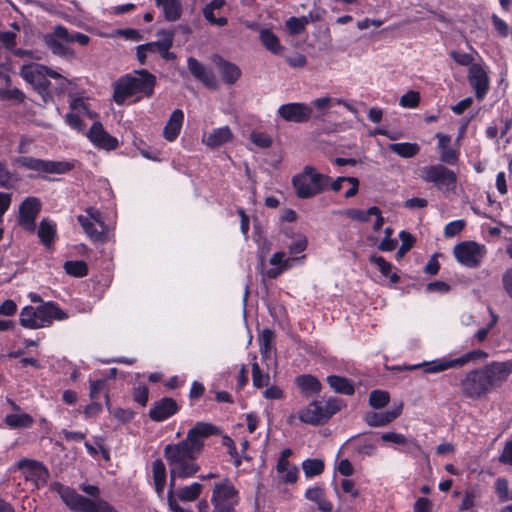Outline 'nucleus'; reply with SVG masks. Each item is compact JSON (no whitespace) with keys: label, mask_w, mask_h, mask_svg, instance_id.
I'll return each mask as SVG.
<instances>
[{"label":"nucleus","mask_w":512,"mask_h":512,"mask_svg":"<svg viewBox=\"0 0 512 512\" xmlns=\"http://www.w3.org/2000/svg\"><path fill=\"white\" fill-rule=\"evenodd\" d=\"M80 489L96 499L85 497L77 493L74 488L60 483H56L54 486V490L57 491L61 500L73 512H119L108 501L99 498L100 489L98 486L82 484Z\"/></svg>","instance_id":"3"},{"label":"nucleus","mask_w":512,"mask_h":512,"mask_svg":"<svg viewBox=\"0 0 512 512\" xmlns=\"http://www.w3.org/2000/svg\"><path fill=\"white\" fill-rule=\"evenodd\" d=\"M341 408L342 401L334 397L327 399L324 405L313 400L299 410L298 418L302 423L318 426L327 423Z\"/></svg>","instance_id":"6"},{"label":"nucleus","mask_w":512,"mask_h":512,"mask_svg":"<svg viewBox=\"0 0 512 512\" xmlns=\"http://www.w3.org/2000/svg\"><path fill=\"white\" fill-rule=\"evenodd\" d=\"M161 38L156 42H150L137 47V58L141 64L145 63L147 57V48L158 47V51L169 50L173 45L174 33L169 30H161L158 32Z\"/></svg>","instance_id":"21"},{"label":"nucleus","mask_w":512,"mask_h":512,"mask_svg":"<svg viewBox=\"0 0 512 512\" xmlns=\"http://www.w3.org/2000/svg\"><path fill=\"white\" fill-rule=\"evenodd\" d=\"M37 321L36 308L28 305L21 310L19 322L22 327L27 329H38L39 324H37Z\"/></svg>","instance_id":"41"},{"label":"nucleus","mask_w":512,"mask_h":512,"mask_svg":"<svg viewBox=\"0 0 512 512\" xmlns=\"http://www.w3.org/2000/svg\"><path fill=\"white\" fill-rule=\"evenodd\" d=\"M187 65L190 73L203 85L210 89H216L218 81L214 73L194 57H189Z\"/></svg>","instance_id":"20"},{"label":"nucleus","mask_w":512,"mask_h":512,"mask_svg":"<svg viewBox=\"0 0 512 512\" xmlns=\"http://www.w3.org/2000/svg\"><path fill=\"white\" fill-rule=\"evenodd\" d=\"M295 384L305 396L317 395L322 390L319 379L312 374H301L295 378Z\"/></svg>","instance_id":"25"},{"label":"nucleus","mask_w":512,"mask_h":512,"mask_svg":"<svg viewBox=\"0 0 512 512\" xmlns=\"http://www.w3.org/2000/svg\"><path fill=\"white\" fill-rule=\"evenodd\" d=\"M330 177L306 165L302 172L292 178L295 193L300 199H309L323 193L329 188Z\"/></svg>","instance_id":"4"},{"label":"nucleus","mask_w":512,"mask_h":512,"mask_svg":"<svg viewBox=\"0 0 512 512\" xmlns=\"http://www.w3.org/2000/svg\"><path fill=\"white\" fill-rule=\"evenodd\" d=\"M369 262L376 264L379 268L380 273L384 277H389L392 284H397L400 281V276L396 272H392L393 265L386 261L384 257L379 255H372L369 257Z\"/></svg>","instance_id":"35"},{"label":"nucleus","mask_w":512,"mask_h":512,"mask_svg":"<svg viewBox=\"0 0 512 512\" xmlns=\"http://www.w3.org/2000/svg\"><path fill=\"white\" fill-rule=\"evenodd\" d=\"M466 226V222L462 219L454 220L446 224L444 235L446 238H452L458 235Z\"/></svg>","instance_id":"53"},{"label":"nucleus","mask_w":512,"mask_h":512,"mask_svg":"<svg viewBox=\"0 0 512 512\" xmlns=\"http://www.w3.org/2000/svg\"><path fill=\"white\" fill-rule=\"evenodd\" d=\"M252 382L258 389L268 386L270 382L269 374L263 372L256 361L252 364Z\"/></svg>","instance_id":"48"},{"label":"nucleus","mask_w":512,"mask_h":512,"mask_svg":"<svg viewBox=\"0 0 512 512\" xmlns=\"http://www.w3.org/2000/svg\"><path fill=\"white\" fill-rule=\"evenodd\" d=\"M511 373L512 358L506 361H492L468 371L458 385L465 398L479 400L500 387Z\"/></svg>","instance_id":"2"},{"label":"nucleus","mask_w":512,"mask_h":512,"mask_svg":"<svg viewBox=\"0 0 512 512\" xmlns=\"http://www.w3.org/2000/svg\"><path fill=\"white\" fill-rule=\"evenodd\" d=\"M14 163L39 174H65L75 168L74 161H52L31 156L16 157Z\"/></svg>","instance_id":"8"},{"label":"nucleus","mask_w":512,"mask_h":512,"mask_svg":"<svg viewBox=\"0 0 512 512\" xmlns=\"http://www.w3.org/2000/svg\"><path fill=\"white\" fill-rule=\"evenodd\" d=\"M399 238L402 243L396 252L397 260H400L414 246L416 242L415 237L407 231H401L399 233Z\"/></svg>","instance_id":"49"},{"label":"nucleus","mask_w":512,"mask_h":512,"mask_svg":"<svg viewBox=\"0 0 512 512\" xmlns=\"http://www.w3.org/2000/svg\"><path fill=\"white\" fill-rule=\"evenodd\" d=\"M105 391V404L108 409H110V397L109 393L107 391V381L105 379H99V380H90V391H89V397L92 400H95L98 397V394Z\"/></svg>","instance_id":"46"},{"label":"nucleus","mask_w":512,"mask_h":512,"mask_svg":"<svg viewBox=\"0 0 512 512\" xmlns=\"http://www.w3.org/2000/svg\"><path fill=\"white\" fill-rule=\"evenodd\" d=\"M274 338V333L272 330L266 328L263 329L259 336V345L260 350L263 354L268 353L271 350V344Z\"/></svg>","instance_id":"54"},{"label":"nucleus","mask_w":512,"mask_h":512,"mask_svg":"<svg viewBox=\"0 0 512 512\" xmlns=\"http://www.w3.org/2000/svg\"><path fill=\"white\" fill-rule=\"evenodd\" d=\"M180 410V405L175 399L170 397H163L155 401L149 410V418L154 422H164L177 414Z\"/></svg>","instance_id":"14"},{"label":"nucleus","mask_w":512,"mask_h":512,"mask_svg":"<svg viewBox=\"0 0 512 512\" xmlns=\"http://www.w3.org/2000/svg\"><path fill=\"white\" fill-rule=\"evenodd\" d=\"M219 433L220 429L214 424L197 422L188 430L185 439L164 447L163 454L170 471V488H174L177 478L193 477L200 470L197 459L204 449L205 440Z\"/></svg>","instance_id":"1"},{"label":"nucleus","mask_w":512,"mask_h":512,"mask_svg":"<svg viewBox=\"0 0 512 512\" xmlns=\"http://www.w3.org/2000/svg\"><path fill=\"white\" fill-rule=\"evenodd\" d=\"M233 139V133L229 126H222L213 130L207 137L203 138V143L210 148L220 147Z\"/></svg>","instance_id":"27"},{"label":"nucleus","mask_w":512,"mask_h":512,"mask_svg":"<svg viewBox=\"0 0 512 512\" xmlns=\"http://www.w3.org/2000/svg\"><path fill=\"white\" fill-rule=\"evenodd\" d=\"M305 497L311 502L317 504V507L322 512H331L333 504L326 498L324 489L319 486L310 487L305 492Z\"/></svg>","instance_id":"28"},{"label":"nucleus","mask_w":512,"mask_h":512,"mask_svg":"<svg viewBox=\"0 0 512 512\" xmlns=\"http://www.w3.org/2000/svg\"><path fill=\"white\" fill-rule=\"evenodd\" d=\"M65 122L67 125H69L72 129L84 133L85 131V123L83 119L74 112L67 113L65 116Z\"/></svg>","instance_id":"56"},{"label":"nucleus","mask_w":512,"mask_h":512,"mask_svg":"<svg viewBox=\"0 0 512 512\" xmlns=\"http://www.w3.org/2000/svg\"><path fill=\"white\" fill-rule=\"evenodd\" d=\"M202 488L200 483L194 482L178 490L177 496L181 501H194L200 496Z\"/></svg>","instance_id":"45"},{"label":"nucleus","mask_w":512,"mask_h":512,"mask_svg":"<svg viewBox=\"0 0 512 512\" xmlns=\"http://www.w3.org/2000/svg\"><path fill=\"white\" fill-rule=\"evenodd\" d=\"M469 83L476 96H484L488 90V76L479 64H473L469 68Z\"/></svg>","instance_id":"22"},{"label":"nucleus","mask_w":512,"mask_h":512,"mask_svg":"<svg viewBox=\"0 0 512 512\" xmlns=\"http://www.w3.org/2000/svg\"><path fill=\"white\" fill-rule=\"evenodd\" d=\"M55 34L66 43L77 42L80 45L85 46L90 41L89 36L80 32L70 33L65 27L61 25H57L55 27Z\"/></svg>","instance_id":"38"},{"label":"nucleus","mask_w":512,"mask_h":512,"mask_svg":"<svg viewBox=\"0 0 512 512\" xmlns=\"http://www.w3.org/2000/svg\"><path fill=\"white\" fill-rule=\"evenodd\" d=\"M420 177L425 183L433 184L443 193L454 190L457 185V174L440 163L422 167Z\"/></svg>","instance_id":"7"},{"label":"nucleus","mask_w":512,"mask_h":512,"mask_svg":"<svg viewBox=\"0 0 512 512\" xmlns=\"http://www.w3.org/2000/svg\"><path fill=\"white\" fill-rule=\"evenodd\" d=\"M89 141L100 149L114 150L118 147L117 138L111 136L105 131L103 125L99 121H95L89 131L86 133Z\"/></svg>","instance_id":"15"},{"label":"nucleus","mask_w":512,"mask_h":512,"mask_svg":"<svg viewBox=\"0 0 512 512\" xmlns=\"http://www.w3.org/2000/svg\"><path fill=\"white\" fill-rule=\"evenodd\" d=\"M19 181L20 178L17 173L11 171L5 162L0 161V188L6 190L14 189Z\"/></svg>","instance_id":"39"},{"label":"nucleus","mask_w":512,"mask_h":512,"mask_svg":"<svg viewBox=\"0 0 512 512\" xmlns=\"http://www.w3.org/2000/svg\"><path fill=\"white\" fill-rule=\"evenodd\" d=\"M239 501V491L229 478H224L214 484L211 496V503L214 508L236 510Z\"/></svg>","instance_id":"11"},{"label":"nucleus","mask_w":512,"mask_h":512,"mask_svg":"<svg viewBox=\"0 0 512 512\" xmlns=\"http://www.w3.org/2000/svg\"><path fill=\"white\" fill-rule=\"evenodd\" d=\"M77 221L92 241L103 242L105 240V229L102 228V230L99 231L95 227V223L90 221L87 216L78 215Z\"/></svg>","instance_id":"36"},{"label":"nucleus","mask_w":512,"mask_h":512,"mask_svg":"<svg viewBox=\"0 0 512 512\" xmlns=\"http://www.w3.org/2000/svg\"><path fill=\"white\" fill-rule=\"evenodd\" d=\"M285 26L291 35H299L305 32L307 19L302 17H290Z\"/></svg>","instance_id":"50"},{"label":"nucleus","mask_w":512,"mask_h":512,"mask_svg":"<svg viewBox=\"0 0 512 512\" xmlns=\"http://www.w3.org/2000/svg\"><path fill=\"white\" fill-rule=\"evenodd\" d=\"M21 76L31 84L39 94L46 91L49 84L48 77L59 79L61 81V85H70V83L57 72L38 63L24 65L21 69Z\"/></svg>","instance_id":"9"},{"label":"nucleus","mask_w":512,"mask_h":512,"mask_svg":"<svg viewBox=\"0 0 512 512\" xmlns=\"http://www.w3.org/2000/svg\"><path fill=\"white\" fill-rule=\"evenodd\" d=\"M135 415L136 413L131 409L116 408L113 411L114 418L123 424L131 422L135 418Z\"/></svg>","instance_id":"60"},{"label":"nucleus","mask_w":512,"mask_h":512,"mask_svg":"<svg viewBox=\"0 0 512 512\" xmlns=\"http://www.w3.org/2000/svg\"><path fill=\"white\" fill-rule=\"evenodd\" d=\"M495 491L499 499L505 502L509 499V483L505 478H498L495 481Z\"/></svg>","instance_id":"57"},{"label":"nucleus","mask_w":512,"mask_h":512,"mask_svg":"<svg viewBox=\"0 0 512 512\" xmlns=\"http://www.w3.org/2000/svg\"><path fill=\"white\" fill-rule=\"evenodd\" d=\"M66 274L76 278H82L88 275L89 268L83 260H70L66 261L63 266Z\"/></svg>","instance_id":"40"},{"label":"nucleus","mask_w":512,"mask_h":512,"mask_svg":"<svg viewBox=\"0 0 512 512\" xmlns=\"http://www.w3.org/2000/svg\"><path fill=\"white\" fill-rule=\"evenodd\" d=\"M152 475L155 491L158 495H161L164 492L167 481L166 466L161 459H156L152 462Z\"/></svg>","instance_id":"31"},{"label":"nucleus","mask_w":512,"mask_h":512,"mask_svg":"<svg viewBox=\"0 0 512 512\" xmlns=\"http://www.w3.org/2000/svg\"><path fill=\"white\" fill-rule=\"evenodd\" d=\"M249 139L253 144L262 149L271 147L273 143L272 137L269 134L258 130H253Z\"/></svg>","instance_id":"51"},{"label":"nucleus","mask_w":512,"mask_h":512,"mask_svg":"<svg viewBox=\"0 0 512 512\" xmlns=\"http://www.w3.org/2000/svg\"><path fill=\"white\" fill-rule=\"evenodd\" d=\"M388 149L402 158H413L419 153L420 146L410 142L391 143Z\"/></svg>","instance_id":"37"},{"label":"nucleus","mask_w":512,"mask_h":512,"mask_svg":"<svg viewBox=\"0 0 512 512\" xmlns=\"http://www.w3.org/2000/svg\"><path fill=\"white\" fill-rule=\"evenodd\" d=\"M325 468L324 461L321 459L313 458L306 459L302 462V469L307 478H311L323 473Z\"/></svg>","instance_id":"43"},{"label":"nucleus","mask_w":512,"mask_h":512,"mask_svg":"<svg viewBox=\"0 0 512 512\" xmlns=\"http://www.w3.org/2000/svg\"><path fill=\"white\" fill-rule=\"evenodd\" d=\"M308 245L307 238L305 236H299L294 242L289 245V253L291 255H297L306 250Z\"/></svg>","instance_id":"62"},{"label":"nucleus","mask_w":512,"mask_h":512,"mask_svg":"<svg viewBox=\"0 0 512 512\" xmlns=\"http://www.w3.org/2000/svg\"><path fill=\"white\" fill-rule=\"evenodd\" d=\"M158 7H162L167 21H176L181 17L182 5L179 0H155Z\"/></svg>","instance_id":"33"},{"label":"nucleus","mask_w":512,"mask_h":512,"mask_svg":"<svg viewBox=\"0 0 512 512\" xmlns=\"http://www.w3.org/2000/svg\"><path fill=\"white\" fill-rule=\"evenodd\" d=\"M279 115L288 122L304 123L312 115V109L303 103H288L279 107Z\"/></svg>","instance_id":"17"},{"label":"nucleus","mask_w":512,"mask_h":512,"mask_svg":"<svg viewBox=\"0 0 512 512\" xmlns=\"http://www.w3.org/2000/svg\"><path fill=\"white\" fill-rule=\"evenodd\" d=\"M489 354L481 349H474L471 351H468L464 353L462 356L455 358L454 362L456 365V368L463 367L469 362H476L478 360H484L488 358Z\"/></svg>","instance_id":"44"},{"label":"nucleus","mask_w":512,"mask_h":512,"mask_svg":"<svg viewBox=\"0 0 512 512\" xmlns=\"http://www.w3.org/2000/svg\"><path fill=\"white\" fill-rule=\"evenodd\" d=\"M438 139L437 151L439 152L440 164L456 166L459 163L460 151L451 147V136L441 132L436 133Z\"/></svg>","instance_id":"18"},{"label":"nucleus","mask_w":512,"mask_h":512,"mask_svg":"<svg viewBox=\"0 0 512 512\" xmlns=\"http://www.w3.org/2000/svg\"><path fill=\"white\" fill-rule=\"evenodd\" d=\"M133 401L141 406H146L149 400V389L146 384H139L132 390Z\"/></svg>","instance_id":"52"},{"label":"nucleus","mask_w":512,"mask_h":512,"mask_svg":"<svg viewBox=\"0 0 512 512\" xmlns=\"http://www.w3.org/2000/svg\"><path fill=\"white\" fill-rule=\"evenodd\" d=\"M402 413V405L386 411H367L363 415V421L369 427H384L392 423Z\"/></svg>","instance_id":"19"},{"label":"nucleus","mask_w":512,"mask_h":512,"mask_svg":"<svg viewBox=\"0 0 512 512\" xmlns=\"http://www.w3.org/2000/svg\"><path fill=\"white\" fill-rule=\"evenodd\" d=\"M3 421L10 429H26L34 424L33 417L28 413L8 414Z\"/></svg>","instance_id":"32"},{"label":"nucleus","mask_w":512,"mask_h":512,"mask_svg":"<svg viewBox=\"0 0 512 512\" xmlns=\"http://www.w3.org/2000/svg\"><path fill=\"white\" fill-rule=\"evenodd\" d=\"M259 40L261 44L271 53L281 55L285 47L281 45L279 38L269 29L259 31Z\"/></svg>","instance_id":"29"},{"label":"nucleus","mask_w":512,"mask_h":512,"mask_svg":"<svg viewBox=\"0 0 512 512\" xmlns=\"http://www.w3.org/2000/svg\"><path fill=\"white\" fill-rule=\"evenodd\" d=\"M155 76L147 70L135 71L134 74H127L119 78L114 84L112 96H132L136 93H143L149 96L153 93Z\"/></svg>","instance_id":"5"},{"label":"nucleus","mask_w":512,"mask_h":512,"mask_svg":"<svg viewBox=\"0 0 512 512\" xmlns=\"http://www.w3.org/2000/svg\"><path fill=\"white\" fill-rule=\"evenodd\" d=\"M486 253L485 245L472 240L459 242L453 248V255L457 262L471 269L481 265Z\"/></svg>","instance_id":"10"},{"label":"nucleus","mask_w":512,"mask_h":512,"mask_svg":"<svg viewBox=\"0 0 512 512\" xmlns=\"http://www.w3.org/2000/svg\"><path fill=\"white\" fill-rule=\"evenodd\" d=\"M450 56L459 65H462V66L473 65L472 63H473L474 58L471 54L464 53V52L451 51Z\"/></svg>","instance_id":"64"},{"label":"nucleus","mask_w":512,"mask_h":512,"mask_svg":"<svg viewBox=\"0 0 512 512\" xmlns=\"http://www.w3.org/2000/svg\"><path fill=\"white\" fill-rule=\"evenodd\" d=\"M326 381L330 388L336 393L351 396L355 393V387L352 381L339 375H329Z\"/></svg>","instance_id":"30"},{"label":"nucleus","mask_w":512,"mask_h":512,"mask_svg":"<svg viewBox=\"0 0 512 512\" xmlns=\"http://www.w3.org/2000/svg\"><path fill=\"white\" fill-rule=\"evenodd\" d=\"M498 460L501 464L512 466V440H507L504 443L503 450Z\"/></svg>","instance_id":"63"},{"label":"nucleus","mask_w":512,"mask_h":512,"mask_svg":"<svg viewBox=\"0 0 512 512\" xmlns=\"http://www.w3.org/2000/svg\"><path fill=\"white\" fill-rule=\"evenodd\" d=\"M36 312L39 328L51 325L53 320L61 321L68 318V314L53 301L42 303L36 307Z\"/></svg>","instance_id":"16"},{"label":"nucleus","mask_w":512,"mask_h":512,"mask_svg":"<svg viewBox=\"0 0 512 512\" xmlns=\"http://www.w3.org/2000/svg\"><path fill=\"white\" fill-rule=\"evenodd\" d=\"M17 467L24 475L26 481L31 482L37 489L45 486L49 478V471L43 463L33 459H21Z\"/></svg>","instance_id":"13"},{"label":"nucleus","mask_w":512,"mask_h":512,"mask_svg":"<svg viewBox=\"0 0 512 512\" xmlns=\"http://www.w3.org/2000/svg\"><path fill=\"white\" fill-rule=\"evenodd\" d=\"M390 402V394L385 390H372L369 394L368 403L372 409L379 410L386 407Z\"/></svg>","instance_id":"42"},{"label":"nucleus","mask_w":512,"mask_h":512,"mask_svg":"<svg viewBox=\"0 0 512 512\" xmlns=\"http://www.w3.org/2000/svg\"><path fill=\"white\" fill-rule=\"evenodd\" d=\"M381 440L383 442H391L397 445H403L407 443V437L401 433H397L394 431L386 432L381 435Z\"/></svg>","instance_id":"61"},{"label":"nucleus","mask_w":512,"mask_h":512,"mask_svg":"<svg viewBox=\"0 0 512 512\" xmlns=\"http://www.w3.org/2000/svg\"><path fill=\"white\" fill-rule=\"evenodd\" d=\"M450 289L451 287L447 282L440 280L429 282L426 285V291L429 293L446 294L450 291Z\"/></svg>","instance_id":"59"},{"label":"nucleus","mask_w":512,"mask_h":512,"mask_svg":"<svg viewBox=\"0 0 512 512\" xmlns=\"http://www.w3.org/2000/svg\"><path fill=\"white\" fill-rule=\"evenodd\" d=\"M214 63L216 64L218 72L225 83L231 85L240 78L241 70L237 65L226 61L219 56L215 57Z\"/></svg>","instance_id":"24"},{"label":"nucleus","mask_w":512,"mask_h":512,"mask_svg":"<svg viewBox=\"0 0 512 512\" xmlns=\"http://www.w3.org/2000/svg\"><path fill=\"white\" fill-rule=\"evenodd\" d=\"M450 368H456L454 359L442 358L425 364L424 371L426 373H438Z\"/></svg>","instance_id":"47"},{"label":"nucleus","mask_w":512,"mask_h":512,"mask_svg":"<svg viewBox=\"0 0 512 512\" xmlns=\"http://www.w3.org/2000/svg\"><path fill=\"white\" fill-rule=\"evenodd\" d=\"M183 120V111L181 109H175L163 129V137L167 141L173 142L177 139L183 125Z\"/></svg>","instance_id":"23"},{"label":"nucleus","mask_w":512,"mask_h":512,"mask_svg":"<svg viewBox=\"0 0 512 512\" xmlns=\"http://www.w3.org/2000/svg\"><path fill=\"white\" fill-rule=\"evenodd\" d=\"M61 40L62 39L56 36L55 32L53 34L45 35L44 37L45 44L49 49H51L53 54L67 58L73 57V51L63 44Z\"/></svg>","instance_id":"34"},{"label":"nucleus","mask_w":512,"mask_h":512,"mask_svg":"<svg viewBox=\"0 0 512 512\" xmlns=\"http://www.w3.org/2000/svg\"><path fill=\"white\" fill-rule=\"evenodd\" d=\"M37 234L40 243L46 248H50L57 238L56 223L49 218H43L39 223Z\"/></svg>","instance_id":"26"},{"label":"nucleus","mask_w":512,"mask_h":512,"mask_svg":"<svg viewBox=\"0 0 512 512\" xmlns=\"http://www.w3.org/2000/svg\"><path fill=\"white\" fill-rule=\"evenodd\" d=\"M355 451L363 456H372L376 452V445L369 439L355 443Z\"/></svg>","instance_id":"55"},{"label":"nucleus","mask_w":512,"mask_h":512,"mask_svg":"<svg viewBox=\"0 0 512 512\" xmlns=\"http://www.w3.org/2000/svg\"><path fill=\"white\" fill-rule=\"evenodd\" d=\"M16 33L11 31H0V48L11 50L16 45Z\"/></svg>","instance_id":"58"},{"label":"nucleus","mask_w":512,"mask_h":512,"mask_svg":"<svg viewBox=\"0 0 512 512\" xmlns=\"http://www.w3.org/2000/svg\"><path fill=\"white\" fill-rule=\"evenodd\" d=\"M42 203L38 197L28 196L19 205L17 223L25 231L34 233Z\"/></svg>","instance_id":"12"}]
</instances>
